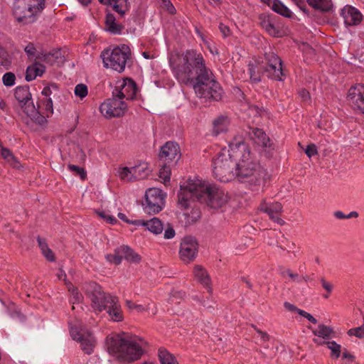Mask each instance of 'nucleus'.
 Wrapping results in <instances>:
<instances>
[{
  "label": "nucleus",
  "mask_w": 364,
  "mask_h": 364,
  "mask_svg": "<svg viewBox=\"0 0 364 364\" xmlns=\"http://www.w3.org/2000/svg\"><path fill=\"white\" fill-rule=\"evenodd\" d=\"M130 54L131 51L129 46L123 44L112 50H105L102 53L101 57L105 67L109 68L118 73H122L125 68Z\"/></svg>",
  "instance_id": "nucleus-7"
},
{
  "label": "nucleus",
  "mask_w": 364,
  "mask_h": 364,
  "mask_svg": "<svg viewBox=\"0 0 364 364\" xmlns=\"http://www.w3.org/2000/svg\"><path fill=\"white\" fill-rule=\"evenodd\" d=\"M136 225H141L146 227L150 232L157 235L162 232L164 226L161 220L157 218H153L149 220H136Z\"/></svg>",
  "instance_id": "nucleus-25"
},
{
  "label": "nucleus",
  "mask_w": 364,
  "mask_h": 364,
  "mask_svg": "<svg viewBox=\"0 0 364 364\" xmlns=\"http://www.w3.org/2000/svg\"><path fill=\"white\" fill-rule=\"evenodd\" d=\"M137 88L135 82L130 79H124L118 82L112 92V96L117 97L120 100H132L134 99Z\"/></svg>",
  "instance_id": "nucleus-16"
},
{
  "label": "nucleus",
  "mask_w": 364,
  "mask_h": 364,
  "mask_svg": "<svg viewBox=\"0 0 364 364\" xmlns=\"http://www.w3.org/2000/svg\"><path fill=\"white\" fill-rule=\"evenodd\" d=\"M267 65L264 68V73L269 78L274 80H284L286 75L282 68L281 59L274 53L269 52L264 54Z\"/></svg>",
  "instance_id": "nucleus-11"
},
{
  "label": "nucleus",
  "mask_w": 364,
  "mask_h": 364,
  "mask_svg": "<svg viewBox=\"0 0 364 364\" xmlns=\"http://www.w3.org/2000/svg\"><path fill=\"white\" fill-rule=\"evenodd\" d=\"M51 54L53 55V58L55 59V61L58 58H61V55H62L61 51L60 50H55L53 53H51Z\"/></svg>",
  "instance_id": "nucleus-63"
},
{
  "label": "nucleus",
  "mask_w": 364,
  "mask_h": 364,
  "mask_svg": "<svg viewBox=\"0 0 364 364\" xmlns=\"http://www.w3.org/2000/svg\"><path fill=\"white\" fill-rule=\"evenodd\" d=\"M97 214L101 218L109 224L113 225L117 223V219L106 211H99Z\"/></svg>",
  "instance_id": "nucleus-45"
},
{
  "label": "nucleus",
  "mask_w": 364,
  "mask_h": 364,
  "mask_svg": "<svg viewBox=\"0 0 364 364\" xmlns=\"http://www.w3.org/2000/svg\"><path fill=\"white\" fill-rule=\"evenodd\" d=\"M44 72L45 66L39 61H36L28 67L26 73V80L28 82L32 81L37 76H41Z\"/></svg>",
  "instance_id": "nucleus-27"
},
{
  "label": "nucleus",
  "mask_w": 364,
  "mask_h": 364,
  "mask_svg": "<svg viewBox=\"0 0 364 364\" xmlns=\"http://www.w3.org/2000/svg\"><path fill=\"white\" fill-rule=\"evenodd\" d=\"M261 26L271 36H278L279 30L274 25V16L262 14L259 17Z\"/></svg>",
  "instance_id": "nucleus-22"
},
{
  "label": "nucleus",
  "mask_w": 364,
  "mask_h": 364,
  "mask_svg": "<svg viewBox=\"0 0 364 364\" xmlns=\"http://www.w3.org/2000/svg\"><path fill=\"white\" fill-rule=\"evenodd\" d=\"M169 65L180 84H191L198 97L204 102L219 101L223 91L212 70L206 66L203 55L195 50L184 53H172Z\"/></svg>",
  "instance_id": "nucleus-1"
},
{
  "label": "nucleus",
  "mask_w": 364,
  "mask_h": 364,
  "mask_svg": "<svg viewBox=\"0 0 364 364\" xmlns=\"http://www.w3.org/2000/svg\"><path fill=\"white\" fill-rule=\"evenodd\" d=\"M124 28L122 23L117 21L112 14H107L105 17V30L112 34H120Z\"/></svg>",
  "instance_id": "nucleus-23"
},
{
  "label": "nucleus",
  "mask_w": 364,
  "mask_h": 364,
  "mask_svg": "<svg viewBox=\"0 0 364 364\" xmlns=\"http://www.w3.org/2000/svg\"><path fill=\"white\" fill-rule=\"evenodd\" d=\"M175 236V230L173 228L168 227L165 230L164 232V238L166 239H171Z\"/></svg>",
  "instance_id": "nucleus-55"
},
{
  "label": "nucleus",
  "mask_w": 364,
  "mask_h": 364,
  "mask_svg": "<svg viewBox=\"0 0 364 364\" xmlns=\"http://www.w3.org/2000/svg\"><path fill=\"white\" fill-rule=\"evenodd\" d=\"M235 136H242L243 142L248 137L255 145L262 148H271L272 143L265 132L259 128L247 126L246 129H242Z\"/></svg>",
  "instance_id": "nucleus-12"
},
{
  "label": "nucleus",
  "mask_w": 364,
  "mask_h": 364,
  "mask_svg": "<svg viewBox=\"0 0 364 364\" xmlns=\"http://www.w3.org/2000/svg\"><path fill=\"white\" fill-rule=\"evenodd\" d=\"M248 67V72L251 81L254 83L259 82L261 80V75L259 71L252 64H249Z\"/></svg>",
  "instance_id": "nucleus-38"
},
{
  "label": "nucleus",
  "mask_w": 364,
  "mask_h": 364,
  "mask_svg": "<svg viewBox=\"0 0 364 364\" xmlns=\"http://www.w3.org/2000/svg\"><path fill=\"white\" fill-rule=\"evenodd\" d=\"M299 95L301 97V100L304 102H308L310 100L309 92L305 89L300 90L299 91Z\"/></svg>",
  "instance_id": "nucleus-53"
},
{
  "label": "nucleus",
  "mask_w": 364,
  "mask_h": 364,
  "mask_svg": "<svg viewBox=\"0 0 364 364\" xmlns=\"http://www.w3.org/2000/svg\"><path fill=\"white\" fill-rule=\"evenodd\" d=\"M229 146L236 161L235 178L241 183L259 185L264 176V171L253 158L248 146L243 142L242 136H234Z\"/></svg>",
  "instance_id": "nucleus-3"
},
{
  "label": "nucleus",
  "mask_w": 364,
  "mask_h": 364,
  "mask_svg": "<svg viewBox=\"0 0 364 364\" xmlns=\"http://www.w3.org/2000/svg\"><path fill=\"white\" fill-rule=\"evenodd\" d=\"M301 11L307 12L306 3L304 0H291Z\"/></svg>",
  "instance_id": "nucleus-54"
},
{
  "label": "nucleus",
  "mask_w": 364,
  "mask_h": 364,
  "mask_svg": "<svg viewBox=\"0 0 364 364\" xmlns=\"http://www.w3.org/2000/svg\"><path fill=\"white\" fill-rule=\"evenodd\" d=\"M343 358L349 359L350 361L353 360V356L346 350L343 353Z\"/></svg>",
  "instance_id": "nucleus-62"
},
{
  "label": "nucleus",
  "mask_w": 364,
  "mask_h": 364,
  "mask_svg": "<svg viewBox=\"0 0 364 364\" xmlns=\"http://www.w3.org/2000/svg\"><path fill=\"white\" fill-rule=\"evenodd\" d=\"M287 274L293 281L300 283L301 282V277L296 273H293L290 269H286L282 272V275Z\"/></svg>",
  "instance_id": "nucleus-50"
},
{
  "label": "nucleus",
  "mask_w": 364,
  "mask_h": 364,
  "mask_svg": "<svg viewBox=\"0 0 364 364\" xmlns=\"http://www.w3.org/2000/svg\"><path fill=\"white\" fill-rule=\"evenodd\" d=\"M44 8L45 0H15L13 11L18 21L29 23Z\"/></svg>",
  "instance_id": "nucleus-6"
},
{
  "label": "nucleus",
  "mask_w": 364,
  "mask_h": 364,
  "mask_svg": "<svg viewBox=\"0 0 364 364\" xmlns=\"http://www.w3.org/2000/svg\"><path fill=\"white\" fill-rule=\"evenodd\" d=\"M348 100L352 107L364 114V85H358L348 91Z\"/></svg>",
  "instance_id": "nucleus-18"
},
{
  "label": "nucleus",
  "mask_w": 364,
  "mask_h": 364,
  "mask_svg": "<svg viewBox=\"0 0 364 364\" xmlns=\"http://www.w3.org/2000/svg\"><path fill=\"white\" fill-rule=\"evenodd\" d=\"M37 241L42 255L48 261L54 262L55 260V256L53 252L48 247L46 239L38 237Z\"/></svg>",
  "instance_id": "nucleus-30"
},
{
  "label": "nucleus",
  "mask_w": 364,
  "mask_h": 364,
  "mask_svg": "<svg viewBox=\"0 0 364 364\" xmlns=\"http://www.w3.org/2000/svg\"><path fill=\"white\" fill-rule=\"evenodd\" d=\"M358 213L356 211H352L349 214L347 215V219L353 218H358Z\"/></svg>",
  "instance_id": "nucleus-64"
},
{
  "label": "nucleus",
  "mask_w": 364,
  "mask_h": 364,
  "mask_svg": "<svg viewBox=\"0 0 364 364\" xmlns=\"http://www.w3.org/2000/svg\"><path fill=\"white\" fill-rule=\"evenodd\" d=\"M198 244L196 240L191 237H185L181 243L180 256L185 262L193 261L197 256Z\"/></svg>",
  "instance_id": "nucleus-17"
},
{
  "label": "nucleus",
  "mask_w": 364,
  "mask_h": 364,
  "mask_svg": "<svg viewBox=\"0 0 364 364\" xmlns=\"http://www.w3.org/2000/svg\"><path fill=\"white\" fill-rule=\"evenodd\" d=\"M117 175L120 178L121 180L124 181H131L132 180H136L134 174V171H132V167H122L119 168L117 171Z\"/></svg>",
  "instance_id": "nucleus-35"
},
{
  "label": "nucleus",
  "mask_w": 364,
  "mask_h": 364,
  "mask_svg": "<svg viewBox=\"0 0 364 364\" xmlns=\"http://www.w3.org/2000/svg\"><path fill=\"white\" fill-rule=\"evenodd\" d=\"M132 171L136 180L143 179L148 176L150 170L149 164L146 162H140L139 164L132 167Z\"/></svg>",
  "instance_id": "nucleus-32"
},
{
  "label": "nucleus",
  "mask_w": 364,
  "mask_h": 364,
  "mask_svg": "<svg viewBox=\"0 0 364 364\" xmlns=\"http://www.w3.org/2000/svg\"><path fill=\"white\" fill-rule=\"evenodd\" d=\"M305 318H307L312 323L315 324L317 323V320L309 313L306 315Z\"/></svg>",
  "instance_id": "nucleus-61"
},
{
  "label": "nucleus",
  "mask_w": 364,
  "mask_h": 364,
  "mask_svg": "<svg viewBox=\"0 0 364 364\" xmlns=\"http://www.w3.org/2000/svg\"><path fill=\"white\" fill-rule=\"evenodd\" d=\"M230 150L222 149L213 159V176L221 182H228L235 178L234 170L235 162Z\"/></svg>",
  "instance_id": "nucleus-5"
},
{
  "label": "nucleus",
  "mask_w": 364,
  "mask_h": 364,
  "mask_svg": "<svg viewBox=\"0 0 364 364\" xmlns=\"http://www.w3.org/2000/svg\"><path fill=\"white\" fill-rule=\"evenodd\" d=\"M219 29H220V32L223 33L224 37H227L230 35V28L226 25H225L223 23H220Z\"/></svg>",
  "instance_id": "nucleus-56"
},
{
  "label": "nucleus",
  "mask_w": 364,
  "mask_h": 364,
  "mask_svg": "<svg viewBox=\"0 0 364 364\" xmlns=\"http://www.w3.org/2000/svg\"><path fill=\"white\" fill-rule=\"evenodd\" d=\"M309 6L323 11H328L332 7L331 0H307Z\"/></svg>",
  "instance_id": "nucleus-33"
},
{
  "label": "nucleus",
  "mask_w": 364,
  "mask_h": 364,
  "mask_svg": "<svg viewBox=\"0 0 364 364\" xmlns=\"http://www.w3.org/2000/svg\"><path fill=\"white\" fill-rule=\"evenodd\" d=\"M0 154L1 156L7 160L8 161H10L14 159L13 154L11 152V151L6 148L1 146L0 148Z\"/></svg>",
  "instance_id": "nucleus-49"
},
{
  "label": "nucleus",
  "mask_w": 364,
  "mask_h": 364,
  "mask_svg": "<svg viewBox=\"0 0 364 364\" xmlns=\"http://www.w3.org/2000/svg\"><path fill=\"white\" fill-rule=\"evenodd\" d=\"M43 107L45 109V114L46 117H50L53 112V101L51 98H45L42 100Z\"/></svg>",
  "instance_id": "nucleus-42"
},
{
  "label": "nucleus",
  "mask_w": 364,
  "mask_h": 364,
  "mask_svg": "<svg viewBox=\"0 0 364 364\" xmlns=\"http://www.w3.org/2000/svg\"><path fill=\"white\" fill-rule=\"evenodd\" d=\"M159 156L164 163L173 161L176 158L178 160L180 156L178 145L173 141L166 142L161 146Z\"/></svg>",
  "instance_id": "nucleus-20"
},
{
  "label": "nucleus",
  "mask_w": 364,
  "mask_h": 364,
  "mask_svg": "<svg viewBox=\"0 0 364 364\" xmlns=\"http://www.w3.org/2000/svg\"><path fill=\"white\" fill-rule=\"evenodd\" d=\"M126 306L129 310H135L136 312L140 313L145 310V308L141 304H135L130 300H126Z\"/></svg>",
  "instance_id": "nucleus-47"
},
{
  "label": "nucleus",
  "mask_w": 364,
  "mask_h": 364,
  "mask_svg": "<svg viewBox=\"0 0 364 364\" xmlns=\"http://www.w3.org/2000/svg\"><path fill=\"white\" fill-rule=\"evenodd\" d=\"M196 200L216 209L227 203L228 196L216 185L206 183L200 180H189L186 185L181 186L178 193V203L181 208L186 210L191 207V203Z\"/></svg>",
  "instance_id": "nucleus-2"
},
{
  "label": "nucleus",
  "mask_w": 364,
  "mask_h": 364,
  "mask_svg": "<svg viewBox=\"0 0 364 364\" xmlns=\"http://www.w3.org/2000/svg\"><path fill=\"white\" fill-rule=\"evenodd\" d=\"M75 95L82 99L87 95V87L84 84H78L75 87Z\"/></svg>",
  "instance_id": "nucleus-43"
},
{
  "label": "nucleus",
  "mask_w": 364,
  "mask_h": 364,
  "mask_svg": "<svg viewBox=\"0 0 364 364\" xmlns=\"http://www.w3.org/2000/svg\"><path fill=\"white\" fill-rule=\"evenodd\" d=\"M107 312L113 321H121L124 318L123 312L120 304H118V299L115 297V301L109 304L107 308Z\"/></svg>",
  "instance_id": "nucleus-26"
},
{
  "label": "nucleus",
  "mask_w": 364,
  "mask_h": 364,
  "mask_svg": "<svg viewBox=\"0 0 364 364\" xmlns=\"http://www.w3.org/2000/svg\"><path fill=\"white\" fill-rule=\"evenodd\" d=\"M271 7L274 11L284 17L291 18L293 16L290 9L279 0H272Z\"/></svg>",
  "instance_id": "nucleus-31"
},
{
  "label": "nucleus",
  "mask_w": 364,
  "mask_h": 364,
  "mask_svg": "<svg viewBox=\"0 0 364 364\" xmlns=\"http://www.w3.org/2000/svg\"><path fill=\"white\" fill-rule=\"evenodd\" d=\"M82 289L91 301L92 308L97 314L107 310L109 304L115 301L116 296L104 292L96 282L85 284Z\"/></svg>",
  "instance_id": "nucleus-9"
},
{
  "label": "nucleus",
  "mask_w": 364,
  "mask_h": 364,
  "mask_svg": "<svg viewBox=\"0 0 364 364\" xmlns=\"http://www.w3.org/2000/svg\"><path fill=\"white\" fill-rule=\"evenodd\" d=\"M24 50L26 53V54L29 58L32 59L33 58H34L36 56V48H35L33 44H32V43L28 44L25 47Z\"/></svg>",
  "instance_id": "nucleus-51"
},
{
  "label": "nucleus",
  "mask_w": 364,
  "mask_h": 364,
  "mask_svg": "<svg viewBox=\"0 0 364 364\" xmlns=\"http://www.w3.org/2000/svg\"><path fill=\"white\" fill-rule=\"evenodd\" d=\"M259 209L267 214L269 218L277 224L280 225L284 224V221L280 218L282 212V205L280 203L264 201L260 204Z\"/></svg>",
  "instance_id": "nucleus-19"
},
{
  "label": "nucleus",
  "mask_w": 364,
  "mask_h": 364,
  "mask_svg": "<svg viewBox=\"0 0 364 364\" xmlns=\"http://www.w3.org/2000/svg\"><path fill=\"white\" fill-rule=\"evenodd\" d=\"M68 168L72 171H75L77 175L80 176V178L84 180L86 177V172L85 170L77 166L70 164L68 166Z\"/></svg>",
  "instance_id": "nucleus-48"
},
{
  "label": "nucleus",
  "mask_w": 364,
  "mask_h": 364,
  "mask_svg": "<svg viewBox=\"0 0 364 364\" xmlns=\"http://www.w3.org/2000/svg\"><path fill=\"white\" fill-rule=\"evenodd\" d=\"M229 121L228 117L220 116L213 122V133L217 136L228 129Z\"/></svg>",
  "instance_id": "nucleus-29"
},
{
  "label": "nucleus",
  "mask_w": 364,
  "mask_h": 364,
  "mask_svg": "<svg viewBox=\"0 0 364 364\" xmlns=\"http://www.w3.org/2000/svg\"><path fill=\"white\" fill-rule=\"evenodd\" d=\"M195 278L205 287L208 292L210 291V277L205 269L201 266L196 265L193 270Z\"/></svg>",
  "instance_id": "nucleus-28"
},
{
  "label": "nucleus",
  "mask_w": 364,
  "mask_h": 364,
  "mask_svg": "<svg viewBox=\"0 0 364 364\" xmlns=\"http://www.w3.org/2000/svg\"><path fill=\"white\" fill-rule=\"evenodd\" d=\"M36 58L39 61H43L50 65H53L55 63V60L53 58V55L51 54V53L42 54L41 56H37Z\"/></svg>",
  "instance_id": "nucleus-46"
},
{
  "label": "nucleus",
  "mask_w": 364,
  "mask_h": 364,
  "mask_svg": "<svg viewBox=\"0 0 364 364\" xmlns=\"http://www.w3.org/2000/svg\"><path fill=\"white\" fill-rule=\"evenodd\" d=\"M127 107L124 100H120L117 97L105 100L100 107V112L107 118L119 117L122 116Z\"/></svg>",
  "instance_id": "nucleus-14"
},
{
  "label": "nucleus",
  "mask_w": 364,
  "mask_h": 364,
  "mask_svg": "<svg viewBox=\"0 0 364 364\" xmlns=\"http://www.w3.org/2000/svg\"><path fill=\"white\" fill-rule=\"evenodd\" d=\"M106 259L109 262L118 265L123 259L129 262L139 263L141 257L129 246L123 245L117 247L113 254L107 255Z\"/></svg>",
  "instance_id": "nucleus-13"
},
{
  "label": "nucleus",
  "mask_w": 364,
  "mask_h": 364,
  "mask_svg": "<svg viewBox=\"0 0 364 364\" xmlns=\"http://www.w3.org/2000/svg\"><path fill=\"white\" fill-rule=\"evenodd\" d=\"M326 343L328 348L331 350L332 356L338 358L341 355V345L336 343L335 341H329Z\"/></svg>",
  "instance_id": "nucleus-40"
},
{
  "label": "nucleus",
  "mask_w": 364,
  "mask_h": 364,
  "mask_svg": "<svg viewBox=\"0 0 364 364\" xmlns=\"http://www.w3.org/2000/svg\"><path fill=\"white\" fill-rule=\"evenodd\" d=\"M68 291L70 292V301L74 304H80L82 299V295L79 292L78 289L70 285L68 287Z\"/></svg>",
  "instance_id": "nucleus-37"
},
{
  "label": "nucleus",
  "mask_w": 364,
  "mask_h": 364,
  "mask_svg": "<svg viewBox=\"0 0 364 364\" xmlns=\"http://www.w3.org/2000/svg\"><path fill=\"white\" fill-rule=\"evenodd\" d=\"M305 153L309 157L316 155L317 154V148L316 145L314 144L308 145L305 150Z\"/></svg>",
  "instance_id": "nucleus-52"
},
{
  "label": "nucleus",
  "mask_w": 364,
  "mask_h": 364,
  "mask_svg": "<svg viewBox=\"0 0 364 364\" xmlns=\"http://www.w3.org/2000/svg\"><path fill=\"white\" fill-rule=\"evenodd\" d=\"M167 164L168 163H165L159 171V177L164 180V183L170 181L171 168Z\"/></svg>",
  "instance_id": "nucleus-39"
},
{
  "label": "nucleus",
  "mask_w": 364,
  "mask_h": 364,
  "mask_svg": "<svg viewBox=\"0 0 364 364\" xmlns=\"http://www.w3.org/2000/svg\"><path fill=\"white\" fill-rule=\"evenodd\" d=\"M3 83L5 86L11 87L15 84L16 76L12 73H6L2 77Z\"/></svg>",
  "instance_id": "nucleus-44"
},
{
  "label": "nucleus",
  "mask_w": 364,
  "mask_h": 364,
  "mask_svg": "<svg viewBox=\"0 0 364 364\" xmlns=\"http://www.w3.org/2000/svg\"><path fill=\"white\" fill-rule=\"evenodd\" d=\"M284 307L286 309H287L288 311H297L298 308L296 306H295L294 305L289 303V302H285L284 303Z\"/></svg>",
  "instance_id": "nucleus-58"
},
{
  "label": "nucleus",
  "mask_w": 364,
  "mask_h": 364,
  "mask_svg": "<svg viewBox=\"0 0 364 364\" xmlns=\"http://www.w3.org/2000/svg\"><path fill=\"white\" fill-rule=\"evenodd\" d=\"M161 364H178L174 357L164 348H159L158 353Z\"/></svg>",
  "instance_id": "nucleus-34"
},
{
  "label": "nucleus",
  "mask_w": 364,
  "mask_h": 364,
  "mask_svg": "<svg viewBox=\"0 0 364 364\" xmlns=\"http://www.w3.org/2000/svg\"><path fill=\"white\" fill-rule=\"evenodd\" d=\"M14 95L27 118L31 119V120L40 125H43L46 122V117L41 114L36 108L28 87H16Z\"/></svg>",
  "instance_id": "nucleus-8"
},
{
  "label": "nucleus",
  "mask_w": 364,
  "mask_h": 364,
  "mask_svg": "<svg viewBox=\"0 0 364 364\" xmlns=\"http://www.w3.org/2000/svg\"><path fill=\"white\" fill-rule=\"evenodd\" d=\"M208 2L211 5L219 6L222 4L223 0H208Z\"/></svg>",
  "instance_id": "nucleus-60"
},
{
  "label": "nucleus",
  "mask_w": 364,
  "mask_h": 364,
  "mask_svg": "<svg viewBox=\"0 0 364 364\" xmlns=\"http://www.w3.org/2000/svg\"><path fill=\"white\" fill-rule=\"evenodd\" d=\"M341 15L344 20L346 26H356L359 24L362 19V14L355 7L349 5L345 6L341 11Z\"/></svg>",
  "instance_id": "nucleus-21"
},
{
  "label": "nucleus",
  "mask_w": 364,
  "mask_h": 364,
  "mask_svg": "<svg viewBox=\"0 0 364 364\" xmlns=\"http://www.w3.org/2000/svg\"><path fill=\"white\" fill-rule=\"evenodd\" d=\"M70 336L73 340L80 344L81 349L87 354H91L96 345V340L92 333L89 331L80 323L71 324L70 329Z\"/></svg>",
  "instance_id": "nucleus-10"
},
{
  "label": "nucleus",
  "mask_w": 364,
  "mask_h": 364,
  "mask_svg": "<svg viewBox=\"0 0 364 364\" xmlns=\"http://www.w3.org/2000/svg\"><path fill=\"white\" fill-rule=\"evenodd\" d=\"M334 216L338 219H347V215H345L343 212L338 210L334 213Z\"/></svg>",
  "instance_id": "nucleus-59"
},
{
  "label": "nucleus",
  "mask_w": 364,
  "mask_h": 364,
  "mask_svg": "<svg viewBox=\"0 0 364 364\" xmlns=\"http://www.w3.org/2000/svg\"><path fill=\"white\" fill-rule=\"evenodd\" d=\"M99 1L111 6L122 17L129 10L127 0H99Z\"/></svg>",
  "instance_id": "nucleus-24"
},
{
  "label": "nucleus",
  "mask_w": 364,
  "mask_h": 364,
  "mask_svg": "<svg viewBox=\"0 0 364 364\" xmlns=\"http://www.w3.org/2000/svg\"><path fill=\"white\" fill-rule=\"evenodd\" d=\"M106 344L108 352L119 361L130 363L141 357L146 342L136 336L124 334L108 336Z\"/></svg>",
  "instance_id": "nucleus-4"
},
{
  "label": "nucleus",
  "mask_w": 364,
  "mask_h": 364,
  "mask_svg": "<svg viewBox=\"0 0 364 364\" xmlns=\"http://www.w3.org/2000/svg\"><path fill=\"white\" fill-rule=\"evenodd\" d=\"M165 196L166 195L159 188H151L148 189L145 194V211L149 214L159 213L161 210L164 204Z\"/></svg>",
  "instance_id": "nucleus-15"
},
{
  "label": "nucleus",
  "mask_w": 364,
  "mask_h": 364,
  "mask_svg": "<svg viewBox=\"0 0 364 364\" xmlns=\"http://www.w3.org/2000/svg\"><path fill=\"white\" fill-rule=\"evenodd\" d=\"M320 282L322 287L326 291V294L323 295V297L325 299H328L333 291V285L331 282H328L323 277L320 278Z\"/></svg>",
  "instance_id": "nucleus-41"
},
{
  "label": "nucleus",
  "mask_w": 364,
  "mask_h": 364,
  "mask_svg": "<svg viewBox=\"0 0 364 364\" xmlns=\"http://www.w3.org/2000/svg\"><path fill=\"white\" fill-rule=\"evenodd\" d=\"M314 335L321 337L323 338H328L333 333V330L323 324H320L318 329L312 331Z\"/></svg>",
  "instance_id": "nucleus-36"
},
{
  "label": "nucleus",
  "mask_w": 364,
  "mask_h": 364,
  "mask_svg": "<svg viewBox=\"0 0 364 364\" xmlns=\"http://www.w3.org/2000/svg\"><path fill=\"white\" fill-rule=\"evenodd\" d=\"M51 93H52V90H51V87H50V86L45 87L41 92V94L46 98H49L48 97L51 95Z\"/></svg>",
  "instance_id": "nucleus-57"
}]
</instances>
